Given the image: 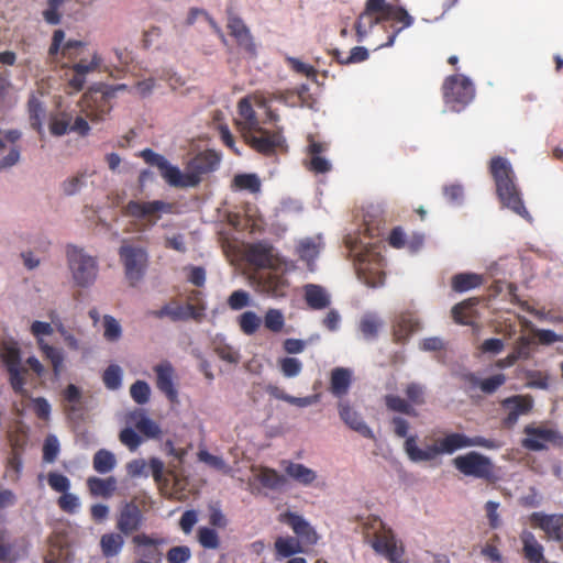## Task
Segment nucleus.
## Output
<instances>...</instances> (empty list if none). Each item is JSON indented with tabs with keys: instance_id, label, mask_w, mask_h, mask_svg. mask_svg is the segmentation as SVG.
I'll use <instances>...</instances> for the list:
<instances>
[{
	"instance_id": "nucleus-8",
	"label": "nucleus",
	"mask_w": 563,
	"mask_h": 563,
	"mask_svg": "<svg viewBox=\"0 0 563 563\" xmlns=\"http://www.w3.org/2000/svg\"><path fill=\"white\" fill-rule=\"evenodd\" d=\"M443 99L445 104L455 112H460L474 98V86L463 75L449 76L443 82Z\"/></svg>"
},
{
	"instance_id": "nucleus-3",
	"label": "nucleus",
	"mask_w": 563,
	"mask_h": 563,
	"mask_svg": "<svg viewBox=\"0 0 563 563\" xmlns=\"http://www.w3.org/2000/svg\"><path fill=\"white\" fill-rule=\"evenodd\" d=\"M489 173L495 181L496 194L501 206L530 221L531 216L525 207L510 162L501 156L493 157L489 162Z\"/></svg>"
},
{
	"instance_id": "nucleus-45",
	"label": "nucleus",
	"mask_w": 563,
	"mask_h": 563,
	"mask_svg": "<svg viewBox=\"0 0 563 563\" xmlns=\"http://www.w3.org/2000/svg\"><path fill=\"white\" fill-rule=\"evenodd\" d=\"M373 548L389 561H397V556H401L402 553V551L398 550L394 538H379L373 543Z\"/></svg>"
},
{
	"instance_id": "nucleus-24",
	"label": "nucleus",
	"mask_w": 563,
	"mask_h": 563,
	"mask_svg": "<svg viewBox=\"0 0 563 563\" xmlns=\"http://www.w3.org/2000/svg\"><path fill=\"white\" fill-rule=\"evenodd\" d=\"M246 258L254 266L269 268L275 265L274 247L264 241L251 244L246 250Z\"/></svg>"
},
{
	"instance_id": "nucleus-41",
	"label": "nucleus",
	"mask_w": 563,
	"mask_h": 563,
	"mask_svg": "<svg viewBox=\"0 0 563 563\" xmlns=\"http://www.w3.org/2000/svg\"><path fill=\"white\" fill-rule=\"evenodd\" d=\"M117 465L115 456L112 452L100 449L98 450L92 459L93 470L99 474L110 473Z\"/></svg>"
},
{
	"instance_id": "nucleus-6",
	"label": "nucleus",
	"mask_w": 563,
	"mask_h": 563,
	"mask_svg": "<svg viewBox=\"0 0 563 563\" xmlns=\"http://www.w3.org/2000/svg\"><path fill=\"white\" fill-rule=\"evenodd\" d=\"M113 96V91L108 88H90L81 98V111L92 123L102 122L112 110Z\"/></svg>"
},
{
	"instance_id": "nucleus-61",
	"label": "nucleus",
	"mask_w": 563,
	"mask_h": 563,
	"mask_svg": "<svg viewBox=\"0 0 563 563\" xmlns=\"http://www.w3.org/2000/svg\"><path fill=\"white\" fill-rule=\"evenodd\" d=\"M407 400L410 405L421 406L426 402L424 399V387L419 383H410L405 389Z\"/></svg>"
},
{
	"instance_id": "nucleus-54",
	"label": "nucleus",
	"mask_w": 563,
	"mask_h": 563,
	"mask_svg": "<svg viewBox=\"0 0 563 563\" xmlns=\"http://www.w3.org/2000/svg\"><path fill=\"white\" fill-rule=\"evenodd\" d=\"M102 380L108 389H118L122 383V371L120 366L114 364L109 365L102 375Z\"/></svg>"
},
{
	"instance_id": "nucleus-55",
	"label": "nucleus",
	"mask_w": 563,
	"mask_h": 563,
	"mask_svg": "<svg viewBox=\"0 0 563 563\" xmlns=\"http://www.w3.org/2000/svg\"><path fill=\"white\" fill-rule=\"evenodd\" d=\"M130 395L136 404L145 405L151 396L150 385L144 380H136L130 387Z\"/></svg>"
},
{
	"instance_id": "nucleus-46",
	"label": "nucleus",
	"mask_w": 563,
	"mask_h": 563,
	"mask_svg": "<svg viewBox=\"0 0 563 563\" xmlns=\"http://www.w3.org/2000/svg\"><path fill=\"white\" fill-rule=\"evenodd\" d=\"M382 324L377 316L365 313L360 321L358 329L365 339H374L377 336Z\"/></svg>"
},
{
	"instance_id": "nucleus-35",
	"label": "nucleus",
	"mask_w": 563,
	"mask_h": 563,
	"mask_svg": "<svg viewBox=\"0 0 563 563\" xmlns=\"http://www.w3.org/2000/svg\"><path fill=\"white\" fill-rule=\"evenodd\" d=\"M131 420L134 421L135 428L145 437L151 439L159 438L162 430L159 426L152 419L145 416L142 410H136L131 415Z\"/></svg>"
},
{
	"instance_id": "nucleus-64",
	"label": "nucleus",
	"mask_w": 563,
	"mask_h": 563,
	"mask_svg": "<svg viewBox=\"0 0 563 563\" xmlns=\"http://www.w3.org/2000/svg\"><path fill=\"white\" fill-rule=\"evenodd\" d=\"M58 507L67 514H75L79 506V498L71 493H63V495L57 499Z\"/></svg>"
},
{
	"instance_id": "nucleus-28",
	"label": "nucleus",
	"mask_w": 563,
	"mask_h": 563,
	"mask_svg": "<svg viewBox=\"0 0 563 563\" xmlns=\"http://www.w3.org/2000/svg\"><path fill=\"white\" fill-rule=\"evenodd\" d=\"M303 291L306 303L310 309L322 310L330 306V296L320 285L307 284Z\"/></svg>"
},
{
	"instance_id": "nucleus-53",
	"label": "nucleus",
	"mask_w": 563,
	"mask_h": 563,
	"mask_svg": "<svg viewBox=\"0 0 563 563\" xmlns=\"http://www.w3.org/2000/svg\"><path fill=\"white\" fill-rule=\"evenodd\" d=\"M278 366L286 378L298 376L302 371V363L296 357H283L278 360Z\"/></svg>"
},
{
	"instance_id": "nucleus-38",
	"label": "nucleus",
	"mask_w": 563,
	"mask_h": 563,
	"mask_svg": "<svg viewBox=\"0 0 563 563\" xmlns=\"http://www.w3.org/2000/svg\"><path fill=\"white\" fill-rule=\"evenodd\" d=\"M483 284V277L475 273H460L452 277V289L456 292H464L479 287Z\"/></svg>"
},
{
	"instance_id": "nucleus-51",
	"label": "nucleus",
	"mask_w": 563,
	"mask_h": 563,
	"mask_svg": "<svg viewBox=\"0 0 563 563\" xmlns=\"http://www.w3.org/2000/svg\"><path fill=\"white\" fill-rule=\"evenodd\" d=\"M122 335V328L119 321L110 316H103V338L109 342L118 341Z\"/></svg>"
},
{
	"instance_id": "nucleus-44",
	"label": "nucleus",
	"mask_w": 563,
	"mask_h": 563,
	"mask_svg": "<svg viewBox=\"0 0 563 563\" xmlns=\"http://www.w3.org/2000/svg\"><path fill=\"white\" fill-rule=\"evenodd\" d=\"M27 112L32 128L40 131L45 117V108L35 96H32L27 101Z\"/></svg>"
},
{
	"instance_id": "nucleus-36",
	"label": "nucleus",
	"mask_w": 563,
	"mask_h": 563,
	"mask_svg": "<svg viewBox=\"0 0 563 563\" xmlns=\"http://www.w3.org/2000/svg\"><path fill=\"white\" fill-rule=\"evenodd\" d=\"M256 479L262 484L263 487L277 490L283 488L287 479L284 475L279 474L276 470L262 466L256 474Z\"/></svg>"
},
{
	"instance_id": "nucleus-37",
	"label": "nucleus",
	"mask_w": 563,
	"mask_h": 563,
	"mask_svg": "<svg viewBox=\"0 0 563 563\" xmlns=\"http://www.w3.org/2000/svg\"><path fill=\"white\" fill-rule=\"evenodd\" d=\"M124 545V539L121 533H104L100 538V549L104 558L117 556Z\"/></svg>"
},
{
	"instance_id": "nucleus-16",
	"label": "nucleus",
	"mask_w": 563,
	"mask_h": 563,
	"mask_svg": "<svg viewBox=\"0 0 563 563\" xmlns=\"http://www.w3.org/2000/svg\"><path fill=\"white\" fill-rule=\"evenodd\" d=\"M132 543L135 547V553L143 559L151 562H162L163 553L161 547L166 543L162 537H153L146 533H137L132 537Z\"/></svg>"
},
{
	"instance_id": "nucleus-29",
	"label": "nucleus",
	"mask_w": 563,
	"mask_h": 563,
	"mask_svg": "<svg viewBox=\"0 0 563 563\" xmlns=\"http://www.w3.org/2000/svg\"><path fill=\"white\" fill-rule=\"evenodd\" d=\"M260 286L262 291L272 297H284L288 287L284 276L267 273L260 277Z\"/></svg>"
},
{
	"instance_id": "nucleus-31",
	"label": "nucleus",
	"mask_w": 563,
	"mask_h": 563,
	"mask_svg": "<svg viewBox=\"0 0 563 563\" xmlns=\"http://www.w3.org/2000/svg\"><path fill=\"white\" fill-rule=\"evenodd\" d=\"M87 487L93 497L110 498L117 489V479L113 476L107 478L90 476L87 479Z\"/></svg>"
},
{
	"instance_id": "nucleus-52",
	"label": "nucleus",
	"mask_w": 563,
	"mask_h": 563,
	"mask_svg": "<svg viewBox=\"0 0 563 563\" xmlns=\"http://www.w3.org/2000/svg\"><path fill=\"white\" fill-rule=\"evenodd\" d=\"M71 115L63 112L51 120L49 131L55 136H62L70 132Z\"/></svg>"
},
{
	"instance_id": "nucleus-27",
	"label": "nucleus",
	"mask_w": 563,
	"mask_h": 563,
	"mask_svg": "<svg viewBox=\"0 0 563 563\" xmlns=\"http://www.w3.org/2000/svg\"><path fill=\"white\" fill-rule=\"evenodd\" d=\"M352 384V371L345 367H335L331 371L330 391L334 397H344Z\"/></svg>"
},
{
	"instance_id": "nucleus-4",
	"label": "nucleus",
	"mask_w": 563,
	"mask_h": 563,
	"mask_svg": "<svg viewBox=\"0 0 563 563\" xmlns=\"http://www.w3.org/2000/svg\"><path fill=\"white\" fill-rule=\"evenodd\" d=\"M219 164L220 156L214 151L208 150L197 154L188 162L185 173L179 169L176 188L197 187L202 176L216 170Z\"/></svg>"
},
{
	"instance_id": "nucleus-18",
	"label": "nucleus",
	"mask_w": 563,
	"mask_h": 563,
	"mask_svg": "<svg viewBox=\"0 0 563 563\" xmlns=\"http://www.w3.org/2000/svg\"><path fill=\"white\" fill-rule=\"evenodd\" d=\"M227 27L229 33L236 41L238 45L250 56H256L254 38L243 20L231 11L229 12Z\"/></svg>"
},
{
	"instance_id": "nucleus-7",
	"label": "nucleus",
	"mask_w": 563,
	"mask_h": 563,
	"mask_svg": "<svg viewBox=\"0 0 563 563\" xmlns=\"http://www.w3.org/2000/svg\"><path fill=\"white\" fill-rule=\"evenodd\" d=\"M453 465L465 476H472L486 482L496 479L495 465L490 457L476 451H470L456 456L453 460Z\"/></svg>"
},
{
	"instance_id": "nucleus-43",
	"label": "nucleus",
	"mask_w": 563,
	"mask_h": 563,
	"mask_svg": "<svg viewBox=\"0 0 563 563\" xmlns=\"http://www.w3.org/2000/svg\"><path fill=\"white\" fill-rule=\"evenodd\" d=\"M239 114L243 119V133L252 130L253 128H256L260 125V122L257 120L256 113L252 107V103L249 99L243 98L239 101L238 104Z\"/></svg>"
},
{
	"instance_id": "nucleus-19",
	"label": "nucleus",
	"mask_w": 563,
	"mask_h": 563,
	"mask_svg": "<svg viewBox=\"0 0 563 563\" xmlns=\"http://www.w3.org/2000/svg\"><path fill=\"white\" fill-rule=\"evenodd\" d=\"M338 411L341 420L353 431L363 438L375 440L373 430L363 420L361 413L356 411L349 401L340 400L338 402Z\"/></svg>"
},
{
	"instance_id": "nucleus-56",
	"label": "nucleus",
	"mask_w": 563,
	"mask_h": 563,
	"mask_svg": "<svg viewBox=\"0 0 563 563\" xmlns=\"http://www.w3.org/2000/svg\"><path fill=\"white\" fill-rule=\"evenodd\" d=\"M345 244L360 264H364L367 261L368 254L364 252V250H367L368 243H364L362 240H357L356 238L347 236L345 239Z\"/></svg>"
},
{
	"instance_id": "nucleus-40",
	"label": "nucleus",
	"mask_w": 563,
	"mask_h": 563,
	"mask_svg": "<svg viewBox=\"0 0 563 563\" xmlns=\"http://www.w3.org/2000/svg\"><path fill=\"white\" fill-rule=\"evenodd\" d=\"M285 472L288 476L302 485H310L317 478V474L313 470L300 463L289 462Z\"/></svg>"
},
{
	"instance_id": "nucleus-60",
	"label": "nucleus",
	"mask_w": 563,
	"mask_h": 563,
	"mask_svg": "<svg viewBox=\"0 0 563 563\" xmlns=\"http://www.w3.org/2000/svg\"><path fill=\"white\" fill-rule=\"evenodd\" d=\"M298 254L301 260L308 263L313 262L319 254L318 245L313 240L306 239L299 243Z\"/></svg>"
},
{
	"instance_id": "nucleus-12",
	"label": "nucleus",
	"mask_w": 563,
	"mask_h": 563,
	"mask_svg": "<svg viewBox=\"0 0 563 563\" xmlns=\"http://www.w3.org/2000/svg\"><path fill=\"white\" fill-rule=\"evenodd\" d=\"M528 519L530 526L542 530L549 541L563 542V514L536 511Z\"/></svg>"
},
{
	"instance_id": "nucleus-9",
	"label": "nucleus",
	"mask_w": 563,
	"mask_h": 563,
	"mask_svg": "<svg viewBox=\"0 0 563 563\" xmlns=\"http://www.w3.org/2000/svg\"><path fill=\"white\" fill-rule=\"evenodd\" d=\"M119 257L124 267V275L131 287L137 286L144 278L147 265V252L140 246L123 244L119 249Z\"/></svg>"
},
{
	"instance_id": "nucleus-25",
	"label": "nucleus",
	"mask_w": 563,
	"mask_h": 563,
	"mask_svg": "<svg viewBox=\"0 0 563 563\" xmlns=\"http://www.w3.org/2000/svg\"><path fill=\"white\" fill-rule=\"evenodd\" d=\"M64 40L65 32L63 30H55L48 48V56L51 58L55 57L60 51L64 57L74 59L79 54L77 51L85 46L84 42L77 40H69L62 46Z\"/></svg>"
},
{
	"instance_id": "nucleus-63",
	"label": "nucleus",
	"mask_w": 563,
	"mask_h": 563,
	"mask_svg": "<svg viewBox=\"0 0 563 563\" xmlns=\"http://www.w3.org/2000/svg\"><path fill=\"white\" fill-rule=\"evenodd\" d=\"M471 303L462 301L452 308V317L456 323L471 324Z\"/></svg>"
},
{
	"instance_id": "nucleus-59",
	"label": "nucleus",
	"mask_w": 563,
	"mask_h": 563,
	"mask_svg": "<svg viewBox=\"0 0 563 563\" xmlns=\"http://www.w3.org/2000/svg\"><path fill=\"white\" fill-rule=\"evenodd\" d=\"M198 541L206 549H218L220 545L217 531L207 527H201L198 530Z\"/></svg>"
},
{
	"instance_id": "nucleus-39",
	"label": "nucleus",
	"mask_w": 563,
	"mask_h": 563,
	"mask_svg": "<svg viewBox=\"0 0 563 563\" xmlns=\"http://www.w3.org/2000/svg\"><path fill=\"white\" fill-rule=\"evenodd\" d=\"M38 346L43 352L44 357L48 360L52 364L54 378L58 379L63 371L64 364L63 352L57 347L44 343L42 339H38Z\"/></svg>"
},
{
	"instance_id": "nucleus-22",
	"label": "nucleus",
	"mask_w": 563,
	"mask_h": 563,
	"mask_svg": "<svg viewBox=\"0 0 563 563\" xmlns=\"http://www.w3.org/2000/svg\"><path fill=\"white\" fill-rule=\"evenodd\" d=\"M141 157L146 164L156 166L161 176L169 186L176 187V181L179 175V168L177 166L172 165L163 155L151 148L143 150L141 152Z\"/></svg>"
},
{
	"instance_id": "nucleus-47",
	"label": "nucleus",
	"mask_w": 563,
	"mask_h": 563,
	"mask_svg": "<svg viewBox=\"0 0 563 563\" xmlns=\"http://www.w3.org/2000/svg\"><path fill=\"white\" fill-rule=\"evenodd\" d=\"M380 20L387 21V20H395L397 22L402 23V27H409L413 23V18L407 12V10L402 7H396V5H388L386 8L385 15H380Z\"/></svg>"
},
{
	"instance_id": "nucleus-57",
	"label": "nucleus",
	"mask_w": 563,
	"mask_h": 563,
	"mask_svg": "<svg viewBox=\"0 0 563 563\" xmlns=\"http://www.w3.org/2000/svg\"><path fill=\"white\" fill-rule=\"evenodd\" d=\"M233 184L239 189L250 190L251 192H256L260 190L261 183L256 175L254 174H240L236 175L233 179Z\"/></svg>"
},
{
	"instance_id": "nucleus-15",
	"label": "nucleus",
	"mask_w": 563,
	"mask_h": 563,
	"mask_svg": "<svg viewBox=\"0 0 563 563\" xmlns=\"http://www.w3.org/2000/svg\"><path fill=\"white\" fill-rule=\"evenodd\" d=\"M500 405L507 411L503 424L506 428H511L518 422L520 416L532 410L533 398L530 395H514L501 400Z\"/></svg>"
},
{
	"instance_id": "nucleus-20",
	"label": "nucleus",
	"mask_w": 563,
	"mask_h": 563,
	"mask_svg": "<svg viewBox=\"0 0 563 563\" xmlns=\"http://www.w3.org/2000/svg\"><path fill=\"white\" fill-rule=\"evenodd\" d=\"M174 209V205L169 202H165L162 200H154L147 202L134 201L131 200L124 207V214L136 218V219H145L147 217L154 216L156 213H172Z\"/></svg>"
},
{
	"instance_id": "nucleus-10",
	"label": "nucleus",
	"mask_w": 563,
	"mask_h": 563,
	"mask_svg": "<svg viewBox=\"0 0 563 563\" xmlns=\"http://www.w3.org/2000/svg\"><path fill=\"white\" fill-rule=\"evenodd\" d=\"M67 260L74 280L78 286L87 287L96 280L98 265L92 256L85 254L81 249L69 246Z\"/></svg>"
},
{
	"instance_id": "nucleus-17",
	"label": "nucleus",
	"mask_w": 563,
	"mask_h": 563,
	"mask_svg": "<svg viewBox=\"0 0 563 563\" xmlns=\"http://www.w3.org/2000/svg\"><path fill=\"white\" fill-rule=\"evenodd\" d=\"M309 144L307 146L308 158L305 159V167L314 174H325L332 168V165L323 154L328 151V145L322 142L316 141L312 136L308 139Z\"/></svg>"
},
{
	"instance_id": "nucleus-42",
	"label": "nucleus",
	"mask_w": 563,
	"mask_h": 563,
	"mask_svg": "<svg viewBox=\"0 0 563 563\" xmlns=\"http://www.w3.org/2000/svg\"><path fill=\"white\" fill-rule=\"evenodd\" d=\"M275 551L277 556L290 558L302 551L300 542L294 537H278L275 541Z\"/></svg>"
},
{
	"instance_id": "nucleus-14",
	"label": "nucleus",
	"mask_w": 563,
	"mask_h": 563,
	"mask_svg": "<svg viewBox=\"0 0 563 563\" xmlns=\"http://www.w3.org/2000/svg\"><path fill=\"white\" fill-rule=\"evenodd\" d=\"M156 387L170 404H178V389L175 384L176 372L170 362L164 361L153 367Z\"/></svg>"
},
{
	"instance_id": "nucleus-1",
	"label": "nucleus",
	"mask_w": 563,
	"mask_h": 563,
	"mask_svg": "<svg viewBox=\"0 0 563 563\" xmlns=\"http://www.w3.org/2000/svg\"><path fill=\"white\" fill-rule=\"evenodd\" d=\"M394 432L398 438H406L404 450L408 459L413 463L431 462L440 455H451L454 452L473 446L485 449H498L500 444L494 439L482 435L468 437L460 432H449L435 439L432 444L421 449L417 444V435H409V422L401 417H394L391 420Z\"/></svg>"
},
{
	"instance_id": "nucleus-48",
	"label": "nucleus",
	"mask_w": 563,
	"mask_h": 563,
	"mask_svg": "<svg viewBox=\"0 0 563 563\" xmlns=\"http://www.w3.org/2000/svg\"><path fill=\"white\" fill-rule=\"evenodd\" d=\"M385 404L391 411L405 413L411 417L418 416L416 409L410 405V402L399 396L387 395L385 397Z\"/></svg>"
},
{
	"instance_id": "nucleus-23",
	"label": "nucleus",
	"mask_w": 563,
	"mask_h": 563,
	"mask_svg": "<svg viewBox=\"0 0 563 563\" xmlns=\"http://www.w3.org/2000/svg\"><path fill=\"white\" fill-rule=\"evenodd\" d=\"M420 329L418 318L413 312L405 311L396 316L393 323V336L396 343H405L410 335Z\"/></svg>"
},
{
	"instance_id": "nucleus-13",
	"label": "nucleus",
	"mask_w": 563,
	"mask_h": 563,
	"mask_svg": "<svg viewBox=\"0 0 563 563\" xmlns=\"http://www.w3.org/2000/svg\"><path fill=\"white\" fill-rule=\"evenodd\" d=\"M523 432L527 437L522 440V446L530 451L545 450L549 443H558L562 439L556 430L541 426H526Z\"/></svg>"
},
{
	"instance_id": "nucleus-2",
	"label": "nucleus",
	"mask_w": 563,
	"mask_h": 563,
	"mask_svg": "<svg viewBox=\"0 0 563 563\" xmlns=\"http://www.w3.org/2000/svg\"><path fill=\"white\" fill-rule=\"evenodd\" d=\"M489 173L495 181L496 194L501 206L530 221L531 216L525 207L510 162L501 156L493 157L489 162Z\"/></svg>"
},
{
	"instance_id": "nucleus-30",
	"label": "nucleus",
	"mask_w": 563,
	"mask_h": 563,
	"mask_svg": "<svg viewBox=\"0 0 563 563\" xmlns=\"http://www.w3.org/2000/svg\"><path fill=\"white\" fill-rule=\"evenodd\" d=\"M521 541L523 555L530 563H548L543 554L544 549L542 544L538 542L533 533L523 532L521 534Z\"/></svg>"
},
{
	"instance_id": "nucleus-26",
	"label": "nucleus",
	"mask_w": 563,
	"mask_h": 563,
	"mask_svg": "<svg viewBox=\"0 0 563 563\" xmlns=\"http://www.w3.org/2000/svg\"><path fill=\"white\" fill-rule=\"evenodd\" d=\"M279 520L288 525L306 543L314 544L317 542L316 531L301 516L287 511L279 516Z\"/></svg>"
},
{
	"instance_id": "nucleus-5",
	"label": "nucleus",
	"mask_w": 563,
	"mask_h": 563,
	"mask_svg": "<svg viewBox=\"0 0 563 563\" xmlns=\"http://www.w3.org/2000/svg\"><path fill=\"white\" fill-rule=\"evenodd\" d=\"M245 142L255 152L264 156L276 155L278 151H286V139L283 130L269 131L261 124L243 133Z\"/></svg>"
},
{
	"instance_id": "nucleus-11",
	"label": "nucleus",
	"mask_w": 563,
	"mask_h": 563,
	"mask_svg": "<svg viewBox=\"0 0 563 563\" xmlns=\"http://www.w3.org/2000/svg\"><path fill=\"white\" fill-rule=\"evenodd\" d=\"M157 319L169 318L172 321H199L205 314V306L200 303L180 305L173 300L164 305L159 310L151 312Z\"/></svg>"
},
{
	"instance_id": "nucleus-21",
	"label": "nucleus",
	"mask_w": 563,
	"mask_h": 563,
	"mask_svg": "<svg viewBox=\"0 0 563 563\" xmlns=\"http://www.w3.org/2000/svg\"><path fill=\"white\" fill-rule=\"evenodd\" d=\"M144 521L143 514L140 507L133 503H126L120 509L118 520H117V529L125 536H129L142 527Z\"/></svg>"
},
{
	"instance_id": "nucleus-49",
	"label": "nucleus",
	"mask_w": 563,
	"mask_h": 563,
	"mask_svg": "<svg viewBox=\"0 0 563 563\" xmlns=\"http://www.w3.org/2000/svg\"><path fill=\"white\" fill-rule=\"evenodd\" d=\"M380 15L374 16L371 13L364 11L357 18L355 22V31L358 37V41H362L364 36H366L367 32L376 24L380 23Z\"/></svg>"
},
{
	"instance_id": "nucleus-62",
	"label": "nucleus",
	"mask_w": 563,
	"mask_h": 563,
	"mask_svg": "<svg viewBox=\"0 0 563 563\" xmlns=\"http://www.w3.org/2000/svg\"><path fill=\"white\" fill-rule=\"evenodd\" d=\"M190 558L191 552L187 545L173 547L166 554V560L168 563H187Z\"/></svg>"
},
{
	"instance_id": "nucleus-34",
	"label": "nucleus",
	"mask_w": 563,
	"mask_h": 563,
	"mask_svg": "<svg viewBox=\"0 0 563 563\" xmlns=\"http://www.w3.org/2000/svg\"><path fill=\"white\" fill-rule=\"evenodd\" d=\"M465 380L472 386L479 387L485 394L495 393L506 382L504 374H496L485 379H479L474 373L465 374Z\"/></svg>"
},
{
	"instance_id": "nucleus-32",
	"label": "nucleus",
	"mask_w": 563,
	"mask_h": 563,
	"mask_svg": "<svg viewBox=\"0 0 563 563\" xmlns=\"http://www.w3.org/2000/svg\"><path fill=\"white\" fill-rule=\"evenodd\" d=\"M2 136L4 142L11 143L12 146L9 153L0 161V170L14 166L20 161L21 156V148L15 145V142L21 137V132L18 130H8L4 133L2 132Z\"/></svg>"
},
{
	"instance_id": "nucleus-50",
	"label": "nucleus",
	"mask_w": 563,
	"mask_h": 563,
	"mask_svg": "<svg viewBox=\"0 0 563 563\" xmlns=\"http://www.w3.org/2000/svg\"><path fill=\"white\" fill-rule=\"evenodd\" d=\"M238 322L244 334L252 335L261 327L262 320L255 312L245 311L239 317Z\"/></svg>"
},
{
	"instance_id": "nucleus-33",
	"label": "nucleus",
	"mask_w": 563,
	"mask_h": 563,
	"mask_svg": "<svg viewBox=\"0 0 563 563\" xmlns=\"http://www.w3.org/2000/svg\"><path fill=\"white\" fill-rule=\"evenodd\" d=\"M0 358L5 368L21 365V350L13 339H4L0 343Z\"/></svg>"
},
{
	"instance_id": "nucleus-58",
	"label": "nucleus",
	"mask_w": 563,
	"mask_h": 563,
	"mask_svg": "<svg viewBox=\"0 0 563 563\" xmlns=\"http://www.w3.org/2000/svg\"><path fill=\"white\" fill-rule=\"evenodd\" d=\"M285 319L283 313L277 309H269L264 317V325L266 329L274 333H278L283 330Z\"/></svg>"
}]
</instances>
